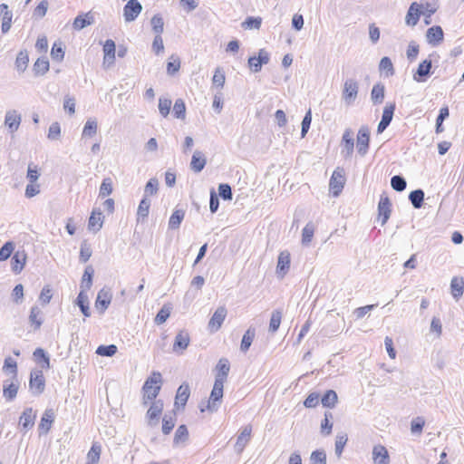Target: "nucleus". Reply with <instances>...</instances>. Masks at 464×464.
Masks as SVG:
<instances>
[{"label": "nucleus", "mask_w": 464, "mask_h": 464, "mask_svg": "<svg viewBox=\"0 0 464 464\" xmlns=\"http://www.w3.org/2000/svg\"><path fill=\"white\" fill-rule=\"evenodd\" d=\"M215 382L210 392V396L207 401L206 406H200V411L203 412L208 411L211 413L218 411L222 402L224 393V383L227 381V375L230 371V364L227 359L221 358L216 366Z\"/></svg>", "instance_id": "nucleus-1"}, {"label": "nucleus", "mask_w": 464, "mask_h": 464, "mask_svg": "<svg viewBox=\"0 0 464 464\" xmlns=\"http://www.w3.org/2000/svg\"><path fill=\"white\" fill-rule=\"evenodd\" d=\"M162 382V377L160 372H153L151 375L145 381L142 391H143V404H147L149 401H155L160 391V383Z\"/></svg>", "instance_id": "nucleus-2"}, {"label": "nucleus", "mask_w": 464, "mask_h": 464, "mask_svg": "<svg viewBox=\"0 0 464 464\" xmlns=\"http://www.w3.org/2000/svg\"><path fill=\"white\" fill-rule=\"evenodd\" d=\"M29 388L34 395H40L45 388V379L41 370H33L30 374Z\"/></svg>", "instance_id": "nucleus-3"}, {"label": "nucleus", "mask_w": 464, "mask_h": 464, "mask_svg": "<svg viewBox=\"0 0 464 464\" xmlns=\"http://www.w3.org/2000/svg\"><path fill=\"white\" fill-rule=\"evenodd\" d=\"M358 92V82L354 79H347L343 83V100L347 105L353 104L357 98Z\"/></svg>", "instance_id": "nucleus-4"}, {"label": "nucleus", "mask_w": 464, "mask_h": 464, "mask_svg": "<svg viewBox=\"0 0 464 464\" xmlns=\"http://www.w3.org/2000/svg\"><path fill=\"white\" fill-rule=\"evenodd\" d=\"M345 183V178L343 174V170L337 169L333 172L330 179L329 187L330 191L334 197H338L342 192Z\"/></svg>", "instance_id": "nucleus-5"}, {"label": "nucleus", "mask_w": 464, "mask_h": 464, "mask_svg": "<svg viewBox=\"0 0 464 464\" xmlns=\"http://www.w3.org/2000/svg\"><path fill=\"white\" fill-rule=\"evenodd\" d=\"M369 141H370V130L367 126H362L359 129L357 134V151L361 156H364L369 149Z\"/></svg>", "instance_id": "nucleus-6"}, {"label": "nucleus", "mask_w": 464, "mask_h": 464, "mask_svg": "<svg viewBox=\"0 0 464 464\" xmlns=\"http://www.w3.org/2000/svg\"><path fill=\"white\" fill-rule=\"evenodd\" d=\"M36 411L33 408H25L19 418V426L22 431L26 433L34 426Z\"/></svg>", "instance_id": "nucleus-7"}, {"label": "nucleus", "mask_w": 464, "mask_h": 464, "mask_svg": "<svg viewBox=\"0 0 464 464\" xmlns=\"http://www.w3.org/2000/svg\"><path fill=\"white\" fill-rule=\"evenodd\" d=\"M423 14L422 5L417 2L411 3L405 16V24L409 26H415Z\"/></svg>", "instance_id": "nucleus-8"}, {"label": "nucleus", "mask_w": 464, "mask_h": 464, "mask_svg": "<svg viewBox=\"0 0 464 464\" xmlns=\"http://www.w3.org/2000/svg\"><path fill=\"white\" fill-rule=\"evenodd\" d=\"M142 10V5L138 0H129L123 8V16L126 22L134 21Z\"/></svg>", "instance_id": "nucleus-9"}, {"label": "nucleus", "mask_w": 464, "mask_h": 464, "mask_svg": "<svg viewBox=\"0 0 464 464\" xmlns=\"http://www.w3.org/2000/svg\"><path fill=\"white\" fill-rule=\"evenodd\" d=\"M395 111V103H387L383 109L382 120L378 124L377 132H383L392 121Z\"/></svg>", "instance_id": "nucleus-10"}, {"label": "nucleus", "mask_w": 464, "mask_h": 464, "mask_svg": "<svg viewBox=\"0 0 464 464\" xmlns=\"http://www.w3.org/2000/svg\"><path fill=\"white\" fill-rule=\"evenodd\" d=\"M378 212L379 218L382 221V225H385L390 218L392 212V203L387 196L382 194L381 196L379 204H378Z\"/></svg>", "instance_id": "nucleus-11"}, {"label": "nucleus", "mask_w": 464, "mask_h": 464, "mask_svg": "<svg viewBox=\"0 0 464 464\" xmlns=\"http://www.w3.org/2000/svg\"><path fill=\"white\" fill-rule=\"evenodd\" d=\"M252 433V426L251 425H246L242 428L239 435L237 436L236 444H235V451L237 454L242 453L246 446L250 440Z\"/></svg>", "instance_id": "nucleus-12"}, {"label": "nucleus", "mask_w": 464, "mask_h": 464, "mask_svg": "<svg viewBox=\"0 0 464 464\" xmlns=\"http://www.w3.org/2000/svg\"><path fill=\"white\" fill-rule=\"evenodd\" d=\"M227 311L225 306H219L215 311L208 322V328L211 332H217L226 319Z\"/></svg>", "instance_id": "nucleus-13"}, {"label": "nucleus", "mask_w": 464, "mask_h": 464, "mask_svg": "<svg viewBox=\"0 0 464 464\" xmlns=\"http://www.w3.org/2000/svg\"><path fill=\"white\" fill-rule=\"evenodd\" d=\"M189 343V334L185 330H181L175 337L172 347L173 352L180 354L183 353V352L188 348Z\"/></svg>", "instance_id": "nucleus-14"}, {"label": "nucleus", "mask_w": 464, "mask_h": 464, "mask_svg": "<svg viewBox=\"0 0 464 464\" xmlns=\"http://www.w3.org/2000/svg\"><path fill=\"white\" fill-rule=\"evenodd\" d=\"M163 411V402L161 400L152 401V403L150 409L147 411V418L149 419V425L155 426L159 418L161 415Z\"/></svg>", "instance_id": "nucleus-15"}, {"label": "nucleus", "mask_w": 464, "mask_h": 464, "mask_svg": "<svg viewBox=\"0 0 464 464\" xmlns=\"http://www.w3.org/2000/svg\"><path fill=\"white\" fill-rule=\"evenodd\" d=\"M94 14L92 11L78 14L72 23V27L76 31H81L88 25L94 24Z\"/></svg>", "instance_id": "nucleus-16"}, {"label": "nucleus", "mask_w": 464, "mask_h": 464, "mask_svg": "<svg viewBox=\"0 0 464 464\" xmlns=\"http://www.w3.org/2000/svg\"><path fill=\"white\" fill-rule=\"evenodd\" d=\"M444 38V33L440 25H433L427 30L426 39L429 44L438 46Z\"/></svg>", "instance_id": "nucleus-17"}, {"label": "nucleus", "mask_w": 464, "mask_h": 464, "mask_svg": "<svg viewBox=\"0 0 464 464\" xmlns=\"http://www.w3.org/2000/svg\"><path fill=\"white\" fill-rule=\"evenodd\" d=\"M111 293L109 288H102L99 291L95 302L96 308L100 310L101 314H103L111 304Z\"/></svg>", "instance_id": "nucleus-18"}, {"label": "nucleus", "mask_w": 464, "mask_h": 464, "mask_svg": "<svg viewBox=\"0 0 464 464\" xmlns=\"http://www.w3.org/2000/svg\"><path fill=\"white\" fill-rule=\"evenodd\" d=\"M342 153L345 158L352 156L354 149V140L353 138V131L350 129L345 130L342 137Z\"/></svg>", "instance_id": "nucleus-19"}, {"label": "nucleus", "mask_w": 464, "mask_h": 464, "mask_svg": "<svg viewBox=\"0 0 464 464\" xmlns=\"http://www.w3.org/2000/svg\"><path fill=\"white\" fill-rule=\"evenodd\" d=\"M372 460L374 464H390V456L387 449L379 444L372 449Z\"/></svg>", "instance_id": "nucleus-20"}, {"label": "nucleus", "mask_w": 464, "mask_h": 464, "mask_svg": "<svg viewBox=\"0 0 464 464\" xmlns=\"http://www.w3.org/2000/svg\"><path fill=\"white\" fill-rule=\"evenodd\" d=\"M21 123V115L14 110L8 111L5 116V125L7 126L10 132H14L18 130Z\"/></svg>", "instance_id": "nucleus-21"}, {"label": "nucleus", "mask_w": 464, "mask_h": 464, "mask_svg": "<svg viewBox=\"0 0 464 464\" xmlns=\"http://www.w3.org/2000/svg\"><path fill=\"white\" fill-rule=\"evenodd\" d=\"M26 253L24 250H17L12 256L11 266L14 274H19L24 267L26 262Z\"/></svg>", "instance_id": "nucleus-22"}, {"label": "nucleus", "mask_w": 464, "mask_h": 464, "mask_svg": "<svg viewBox=\"0 0 464 464\" xmlns=\"http://www.w3.org/2000/svg\"><path fill=\"white\" fill-rule=\"evenodd\" d=\"M432 63L430 60H424L418 66L416 72L413 75L414 81L418 82H425L427 77L430 74Z\"/></svg>", "instance_id": "nucleus-23"}, {"label": "nucleus", "mask_w": 464, "mask_h": 464, "mask_svg": "<svg viewBox=\"0 0 464 464\" xmlns=\"http://www.w3.org/2000/svg\"><path fill=\"white\" fill-rule=\"evenodd\" d=\"M115 43L111 39H108L105 41L103 44V64L104 65H111L115 60Z\"/></svg>", "instance_id": "nucleus-24"}, {"label": "nucleus", "mask_w": 464, "mask_h": 464, "mask_svg": "<svg viewBox=\"0 0 464 464\" xmlns=\"http://www.w3.org/2000/svg\"><path fill=\"white\" fill-rule=\"evenodd\" d=\"M290 268V253L286 250L280 252L277 260L276 273L284 276Z\"/></svg>", "instance_id": "nucleus-25"}, {"label": "nucleus", "mask_w": 464, "mask_h": 464, "mask_svg": "<svg viewBox=\"0 0 464 464\" xmlns=\"http://www.w3.org/2000/svg\"><path fill=\"white\" fill-rule=\"evenodd\" d=\"M103 224L102 213L100 209H93L89 218L88 227L93 232H98Z\"/></svg>", "instance_id": "nucleus-26"}, {"label": "nucleus", "mask_w": 464, "mask_h": 464, "mask_svg": "<svg viewBox=\"0 0 464 464\" xmlns=\"http://www.w3.org/2000/svg\"><path fill=\"white\" fill-rule=\"evenodd\" d=\"M206 163L207 160L204 154L199 150H196L192 155L190 162L191 169L197 173L200 172L205 168Z\"/></svg>", "instance_id": "nucleus-27"}, {"label": "nucleus", "mask_w": 464, "mask_h": 464, "mask_svg": "<svg viewBox=\"0 0 464 464\" xmlns=\"http://www.w3.org/2000/svg\"><path fill=\"white\" fill-rule=\"evenodd\" d=\"M53 421V412L52 410H46L42 418L41 421L39 423L38 429L40 433L45 434L47 433L52 426V423Z\"/></svg>", "instance_id": "nucleus-28"}, {"label": "nucleus", "mask_w": 464, "mask_h": 464, "mask_svg": "<svg viewBox=\"0 0 464 464\" xmlns=\"http://www.w3.org/2000/svg\"><path fill=\"white\" fill-rule=\"evenodd\" d=\"M385 87L382 83L378 82L373 85L371 92V100L373 104L382 103L385 97Z\"/></svg>", "instance_id": "nucleus-29"}, {"label": "nucleus", "mask_w": 464, "mask_h": 464, "mask_svg": "<svg viewBox=\"0 0 464 464\" xmlns=\"http://www.w3.org/2000/svg\"><path fill=\"white\" fill-rule=\"evenodd\" d=\"M190 394L189 386L187 383L181 384L177 391L175 405L185 406Z\"/></svg>", "instance_id": "nucleus-30"}, {"label": "nucleus", "mask_w": 464, "mask_h": 464, "mask_svg": "<svg viewBox=\"0 0 464 464\" xmlns=\"http://www.w3.org/2000/svg\"><path fill=\"white\" fill-rule=\"evenodd\" d=\"M29 322L34 330H38L43 324L44 319L42 316V311L38 306L34 305L31 308Z\"/></svg>", "instance_id": "nucleus-31"}, {"label": "nucleus", "mask_w": 464, "mask_h": 464, "mask_svg": "<svg viewBox=\"0 0 464 464\" xmlns=\"http://www.w3.org/2000/svg\"><path fill=\"white\" fill-rule=\"evenodd\" d=\"M76 304L80 307L82 313L85 317H89L91 315L90 307H89V298L88 295L84 291H80L77 298Z\"/></svg>", "instance_id": "nucleus-32"}, {"label": "nucleus", "mask_w": 464, "mask_h": 464, "mask_svg": "<svg viewBox=\"0 0 464 464\" xmlns=\"http://www.w3.org/2000/svg\"><path fill=\"white\" fill-rule=\"evenodd\" d=\"M19 385L16 382H11L9 384L5 382L3 389V396L7 401H12L15 399L18 392Z\"/></svg>", "instance_id": "nucleus-33"}, {"label": "nucleus", "mask_w": 464, "mask_h": 464, "mask_svg": "<svg viewBox=\"0 0 464 464\" xmlns=\"http://www.w3.org/2000/svg\"><path fill=\"white\" fill-rule=\"evenodd\" d=\"M102 447L98 443H93L87 453L86 464H98L101 457Z\"/></svg>", "instance_id": "nucleus-34"}, {"label": "nucleus", "mask_w": 464, "mask_h": 464, "mask_svg": "<svg viewBox=\"0 0 464 464\" xmlns=\"http://www.w3.org/2000/svg\"><path fill=\"white\" fill-rule=\"evenodd\" d=\"M451 294L455 299H459L464 292V281L462 278L453 277L450 282Z\"/></svg>", "instance_id": "nucleus-35"}, {"label": "nucleus", "mask_w": 464, "mask_h": 464, "mask_svg": "<svg viewBox=\"0 0 464 464\" xmlns=\"http://www.w3.org/2000/svg\"><path fill=\"white\" fill-rule=\"evenodd\" d=\"M314 231H315V227H314V223L308 222L304 226V227L302 230V245L303 246H307L310 245V243L313 239Z\"/></svg>", "instance_id": "nucleus-36"}, {"label": "nucleus", "mask_w": 464, "mask_h": 464, "mask_svg": "<svg viewBox=\"0 0 464 464\" xmlns=\"http://www.w3.org/2000/svg\"><path fill=\"white\" fill-rule=\"evenodd\" d=\"M35 75H44L49 71V61L46 57L38 58L33 66Z\"/></svg>", "instance_id": "nucleus-37"}, {"label": "nucleus", "mask_w": 464, "mask_h": 464, "mask_svg": "<svg viewBox=\"0 0 464 464\" xmlns=\"http://www.w3.org/2000/svg\"><path fill=\"white\" fill-rule=\"evenodd\" d=\"M185 212L182 209H176L172 213L169 220V228L177 229L179 227L182 220L184 219Z\"/></svg>", "instance_id": "nucleus-38"}, {"label": "nucleus", "mask_w": 464, "mask_h": 464, "mask_svg": "<svg viewBox=\"0 0 464 464\" xmlns=\"http://www.w3.org/2000/svg\"><path fill=\"white\" fill-rule=\"evenodd\" d=\"M35 361L39 363H41V366L43 369H49L50 368V358L48 354L44 352L42 348H37L34 350L33 353Z\"/></svg>", "instance_id": "nucleus-39"}, {"label": "nucleus", "mask_w": 464, "mask_h": 464, "mask_svg": "<svg viewBox=\"0 0 464 464\" xmlns=\"http://www.w3.org/2000/svg\"><path fill=\"white\" fill-rule=\"evenodd\" d=\"M256 335V330L254 328H248L246 333L243 335L241 344H240V350L243 353H246L248 351L249 347L252 344V342Z\"/></svg>", "instance_id": "nucleus-40"}, {"label": "nucleus", "mask_w": 464, "mask_h": 464, "mask_svg": "<svg viewBox=\"0 0 464 464\" xmlns=\"http://www.w3.org/2000/svg\"><path fill=\"white\" fill-rule=\"evenodd\" d=\"M29 56L26 50L20 51L16 56L15 68L18 72H24L27 68Z\"/></svg>", "instance_id": "nucleus-41"}, {"label": "nucleus", "mask_w": 464, "mask_h": 464, "mask_svg": "<svg viewBox=\"0 0 464 464\" xmlns=\"http://www.w3.org/2000/svg\"><path fill=\"white\" fill-rule=\"evenodd\" d=\"M338 397L337 393L334 390H328L323 395L321 399V402L324 407L326 408H334L337 402Z\"/></svg>", "instance_id": "nucleus-42"}, {"label": "nucleus", "mask_w": 464, "mask_h": 464, "mask_svg": "<svg viewBox=\"0 0 464 464\" xmlns=\"http://www.w3.org/2000/svg\"><path fill=\"white\" fill-rule=\"evenodd\" d=\"M409 199L414 208H420L424 200V191L420 188L411 191L409 195Z\"/></svg>", "instance_id": "nucleus-43"}, {"label": "nucleus", "mask_w": 464, "mask_h": 464, "mask_svg": "<svg viewBox=\"0 0 464 464\" xmlns=\"http://www.w3.org/2000/svg\"><path fill=\"white\" fill-rule=\"evenodd\" d=\"M93 268L89 266L85 268L84 274L82 278L81 283V291L86 292L89 290L92 285V276H93Z\"/></svg>", "instance_id": "nucleus-44"}, {"label": "nucleus", "mask_w": 464, "mask_h": 464, "mask_svg": "<svg viewBox=\"0 0 464 464\" xmlns=\"http://www.w3.org/2000/svg\"><path fill=\"white\" fill-rule=\"evenodd\" d=\"M150 208V200L146 198H142L140 200L138 209H137V218L140 219H145L149 216Z\"/></svg>", "instance_id": "nucleus-45"}, {"label": "nucleus", "mask_w": 464, "mask_h": 464, "mask_svg": "<svg viewBox=\"0 0 464 464\" xmlns=\"http://www.w3.org/2000/svg\"><path fill=\"white\" fill-rule=\"evenodd\" d=\"M379 70L384 72L387 77L392 76L395 72L392 60L389 57H382L381 59Z\"/></svg>", "instance_id": "nucleus-46"}, {"label": "nucleus", "mask_w": 464, "mask_h": 464, "mask_svg": "<svg viewBox=\"0 0 464 464\" xmlns=\"http://www.w3.org/2000/svg\"><path fill=\"white\" fill-rule=\"evenodd\" d=\"M159 190V180L156 178H151L147 182L144 188L143 198H148L150 196L156 195Z\"/></svg>", "instance_id": "nucleus-47"}, {"label": "nucleus", "mask_w": 464, "mask_h": 464, "mask_svg": "<svg viewBox=\"0 0 464 464\" xmlns=\"http://www.w3.org/2000/svg\"><path fill=\"white\" fill-rule=\"evenodd\" d=\"M450 115L449 108L447 106L442 107L440 110V113L436 119V133H441L444 130L443 128V121L446 120Z\"/></svg>", "instance_id": "nucleus-48"}, {"label": "nucleus", "mask_w": 464, "mask_h": 464, "mask_svg": "<svg viewBox=\"0 0 464 464\" xmlns=\"http://www.w3.org/2000/svg\"><path fill=\"white\" fill-rule=\"evenodd\" d=\"M96 132L97 121L92 118L88 119L82 130V137H92Z\"/></svg>", "instance_id": "nucleus-49"}, {"label": "nucleus", "mask_w": 464, "mask_h": 464, "mask_svg": "<svg viewBox=\"0 0 464 464\" xmlns=\"http://www.w3.org/2000/svg\"><path fill=\"white\" fill-rule=\"evenodd\" d=\"M281 320H282V312L279 310L273 311L272 314H271L270 323H269V332H271L273 334L276 333L280 326Z\"/></svg>", "instance_id": "nucleus-50"}, {"label": "nucleus", "mask_w": 464, "mask_h": 464, "mask_svg": "<svg viewBox=\"0 0 464 464\" xmlns=\"http://www.w3.org/2000/svg\"><path fill=\"white\" fill-rule=\"evenodd\" d=\"M262 24L261 17L248 16L242 24L241 26L245 30L259 29Z\"/></svg>", "instance_id": "nucleus-51"}, {"label": "nucleus", "mask_w": 464, "mask_h": 464, "mask_svg": "<svg viewBox=\"0 0 464 464\" xmlns=\"http://www.w3.org/2000/svg\"><path fill=\"white\" fill-rule=\"evenodd\" d=\"M51 57L56 62H62L63 60L64 50L61 42L53 44L51 50Z\"/></svg>", "instance_id": "nucleus-52"}, {"label": "nucleus", "mask_w": 464, "mask_h": 464, "mask_svg": "<svg viewBox=\"0 0 464 464\" xmlns=\"http://www.w3.org/2000/svg\"><path fill=\"white\" fill-rule=\"evenodd\" d=\"M152 30L156 34H161L164 31V21L160 14H157L150 20Z\"/></svg>", "instance_id": "nucleus-53"}, {"label": "nucleus", "mask_w": 464, "mask_h": 464, "mask_svg": "<svg viewBox=\"0 0 464 464\" xmlns=\"http://www.w3.org/2000/svg\"><path fill=\"white\" fill-rule=\"evenodd\" d=\"M170 311L171 307L169 304H164L154 319L155 324H161L165 323L170 315Z\"/></svg>", "instance_id": "nucleus-54"}, {"label": "nucleus", "mask_w": 464, "mask_h": 464, "mask_svg": "<svg viewBox=\"0 0 464 464\" xmlns=\"http://www.w3.org/2000/svg\"><path fill=\"white\" fill-rule=\"evenodd\" d=\"M173 113L177 119H185L186 106L182 99H177L173 106Z\"/></svg>", "instance_id": "nucleus-55"}, {"label": "nucleus", "mask_w": 464, "mask_h": 464, "mask_svg": "<svg viewBox=\"0 0 464 464\" xmlns=\"http://www.w3.org/2000/svg\"><path fill=\"white\" fill-rule=\"evenodd\" d=\"M175 415L174 414H165L162 420V432L164 434H169L175 426Z\"/></svg>", "instance_id": "nucleus-56"}, {"label": "nucleus", "mask_w": 464, "mask_h": 464, "mask_svg": "<svg viewBox=\"0 0 464 464\" xmlns=\"http://www.w3.org/2000/svg\"><path fill=\"white\" fill-rule=\"evenodd\" d=\"M117 351L118 348L114 344L100 345L96 350V353L101 356L111 357L117 353Z\"/></svg>", "instance_id": "nucleus-57"}, {"label": "nucleus", "mask_w": 464, "mask_h": 464, "mask_svg": "<svg viewBox=\"0 0 464 464\" xmlns=\"http://www.w3.org/2000/svg\"><path fill=\"white\" fill-rule=\"evenodd\" d=\"M391 186L394 190L401 192L406 188L407 183L403 177L395 175L391 179Z\"/></svg>", "instance_id": "nucleus-58"}, {"label": "nucleus", "mask_w": 464, "mask_h": 464, "mask_svg": "<svg viewBox=\"0 0 464 464\" xmlns=\"http://www.w3.org/2000/svg\"><path fill=\"white\" fill-rule=\"evenodd\" d=\"M171 103L170 99L162 97L159 99V111L162 117L166 118L169 114Z\"/></svg>", "instance_id": "nucleus-59"}, {"label": "nucleus", "mask_w": 464, "mask_h": 464, "mask_svg": "<svg viewBox=\"0 0 464 464\" xmlns=\"http://www.w3.org/2000/svg\"><path fill=\"white\" fill-rule=\"evenodd\" d=\"M188 438V431L186 425H180L178 427L174 436V443L179 444L184 442Z\"/></svg>", "instance_id": "nucleus-60"}, {"label": "nucleus", "mask_w": 464, "mask_h": 464, "mask_svg": "<svg viewBox=\"0 0 464 464\" xmlns=\"http://www.w3.org/2000/svg\"><path fill=\"white\" fill-rule=\"evenodd\" d=\"M14 249V244L11 241H8L4 244V246L0 248V261H5L7 260L13 251Z\"/></svg>", "instance_id": "nucleus-61"}, {"label": "nucleus", "mask_w": 464, "mask_h": 464, "mask_svg": "<svg viewBox=\"0 0 464 464\" xmlns=\"http://www.w3.org/2000/svg\"><path fill=\"white\" fill-rule=\"evenodd\" d=\"M112 193V181L110 178L103 179L99 191L100 197H106Z\"/></svg>", "instance_id": "nucleus-62"}, {"label": "nucleus", "mask_w": 464, "mask_h": 464, "mask_svg": "<svg viewBox=\"0 0 464 464\" xmlns=\"http://www.w3.org/2000/svg\"><path fill=\"white\" fill-rule=\"evenodd\" d=\"M311 464H326V454L322 450L312 452L310 457Z\"/></svg>", "instance_id": "nucleus-63"}, {"label": "nucleus", "mask_w": 464, "mask_h": 464, "mask_svg": "<svg viewBox=\"0 0 464 464\" xmlns=\"http://www.w3.org/2000/svg\"><path fill=\"white\" fill-rule=\"evenodd\" d=\"M424 425V419L422 417H417L411 420V430L413 434H420Z\"/></svg>", "instance_id": "nucleus-64"}]
</instances>
